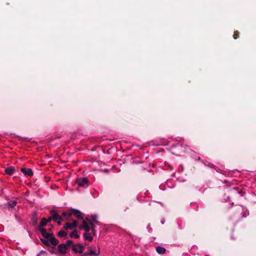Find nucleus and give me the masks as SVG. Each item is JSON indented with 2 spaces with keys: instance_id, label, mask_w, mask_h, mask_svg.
Returning a JSON list of instances; mask_svg holds the SVG:
<instances>
[{
  "instance_id": "16",
  "label": "nucleus",
  "mask_w": 256,
  "mask_h": 256,
  "mask_svg": "<svg viewBox=\"0 0 256 256\" xmlns=\"http://www.w3.org/2000/svg\"><path fill=\"white\" fill-rule=\"evenodd\" d=\"M84 238L86 240H88L90 242L92 241L93 239L92 236L87 232H86V233L84 234Z\"/></svg>"
},
{
  "instance_id": "9",
  "label": "nucleus",
  "mask_w": 256,
  "mask_h": 256,
  "mask_svg": "<svg viewBox=\"0 0 256 256\" xmlns=\"http://www.w3.org/2000/svg\"><path fill=\"white\" fill-rule=\"evenodd\" d=\"M72 215H74L76 218L79 219H82L83 216L82 213L78 210L76 209L72 210Z\"/></svg>"
},
{
  "instance_id": "6",
  "label": "nucleus",
  "mask_w": 256,
  "mask_h": 256,
  "mask_svg": "<svg viewBox=\"0 0 256 256\" xmlns=\"http://www.w3.org/2000/svg\"><path fill=\"white\" fill-rule=\"evenodd\" d=\"M80 228L84 229L87 232H88L90 230L89 223H88L85 220H83L82 224L80 226Z\"/></svg>"
},
{
  "instance_id": "11",
  "label": "nucleus",
  "mask_w": 256,
  "mask_h": 256,
  "mask_svg": "<svg viewBox=\"0 0 256 256\" xmlns=\"http://www.w3.org/2000/svg\"><path fill=\"white\" fill-rule=\"evenodd\" d=\"M86 220L90 224V226L93 234L94 235L96 233L95 227L96 224L94 222H92L90 219L86 218Z\"/></svg>"
},
{
  "instance_id": "7",
  "label": "nucleus",
  "mask_w": 256,
  "mask_h": 256,
  "mask_svg": "<svg viewBox=\"0 0 256 256\" xmlns=\"http://www.w3.org/2000/svg\"><path fill=\"white\" fill-rule=\"evenodd\" d=\"M17 202L16 200L10 201L4 204V208L10 210L16 205Z\"/></svg>"
},
{
  "instance_id": "4",
  "label": "nucleus",
  "mask_w": 256,
  "mask_h": 256,
  "mask_svg": "<svg viewBox=\"0 0 256 256\" xmlns=\"http://www.w3.org/2000/svg\"><path fill=\"white\" fill-rule=\"evenodd\" d=\"M20 171L24 176H33V172L30 168H22Z\"/></svg>"
},
{
  "instance_id": "12",
  "label": "nucleus",
  "mask_w": 256,
  "mask_h": 256,
  "mask_svg": "<svg viewBox=\"0 0 256 256\" xmlns=\"http://www.w3.org/2000/svg\"><path fill=\"white\" fill-rule=\"evenodd\" d=\"M50 244H51L52 246H56L58 244V240L52 236L49 237Z\"/></svg>"
},
{
  "instance_id": "28",
  "label": "nucleus",
  "mask_w": 256,
  "mask_h": 256,
  "mask_svg": "<svg viewBox=\"0 0 256 256\" xmlns=\"http://www.w3.org/2000/svg\"><path fill=\"white\" fill-rule=\"evenodd\" d=\"M62 220H58L56 222H58V225L60 226L61 224V221Z\"/></svg>"
},
{
  "instance_id": "27",
  "label": "nucleus",
  "mask_w": 256,
  "mask_h": 256,
  "mask_svg": "<svg viewBox=\"0 0 256 256\" xmlns=\"http://www.w3.org/2000/svg\"><path fill=\"white\" fill-rule=\"evenodd\" d=\"M52 220V216L48 218V219H46V221L47 222V223L50 222H51Z\"/></svg>"
},
{
  "instance_id": "26",
  "label": "nucleus",
  "mask_w": 256,
  "mask_h": 256,
  "mask_svg": "<svg viewBox=\"0 0 256 256\" xmlns=\"http://www.w3.org/2000/svg\"><path fill=\"white\" fill-rule=\"evenodd\" d=\"M238 32H234V39H236L238 38Z\"/></svg>"
},
{
  "instance_id": "1",
  "label": "nucleus",
  "mask_w": 256,
  "mask_h": 256,
  "mask_svg": "<svg viewBox=\"0 0 256 256\" xmlns=\"http://www.w3.org/2000/svg\"><path fill=\"white\" fill-rule=\"evenodd\" d=\"M76 183L80 188H86L89 186V182L87 177H79L76 180Z\"/></svg>"
},
{
  "instance_id": "31",
  "label": "nucleus",
  "mask_w": 256,
  "mask_h": 256,
  "mask_svg": "<svg viewBox=\"0 0 256 256\" xmlns=\"http://www.w3.org/2000/svg\"><path fill=\"white\" fill-rule=\"evenodd\" d=\"M42 252H44V251H43V250H42V251L40 252V253H42Z\"/></svg>"
},
{
  "instance_id": "2",
  "label": "nucleus",
  "mask_w": 256,
  "mask_h": 256,
  "mask_svg": "<svg viewBox=\"0 0 256 256\" xmlns=\"http://www.w3.org/2000/svg\"><path fill=\"white\" fill-rule=\"evenodd\" d=\"M77 226V222L76 220H72V223L66 222L64 226V228L66 230H72Z\"/></svg>"
},
{
  "instance_id": "5",
  "label": "nucleus",
  "mask_w": 256,
  "mask_h": 256,
  "mask_svg": "<svg viewBox=\"0 0 256 256\" xmlns=\"http://www.w3.org/2000/svg\"><path fill=\"white\" fill-rule=\"evenodd\" d=\"M84 246L82 244H78L76 246H73L72 248V250L75 252L78 253H82L83 252Z\"/></svg>"
},
{
  "instance_id": "13",
  "label": "nucleus",
  "mask_w": 256,
  "mask_h": 256,
  "mask_svg": "<svg viewBox=\"0 0 256 256\" xmlns=\"http://www.w3.org/2000/svg\"><path fill=\"white\" fill-rule=\"evenodd\" d=\"M14 171H15V168L13 166H10V167L6 168L4 170L6 174H8V175H12Z\"/></svg>"
},
{
  "instance_id": "20",
  "label": "nucleus",
  "mask_w": 256,
  "mask_h": 256,
  "mask_svg": "<svg viewBox=\"0 0 256 256\" xmlns=\"http://www.w3.org/2000/svg\"><path fill=\"white\" fill-rule=\"evenodd\" d=\"M58 234L60 237H64L67 236V233L64 230H61L58 232Z\"/></svg>"
},
{
  "instance_id": "32",
  "label": "nucleus",
  "mask_w": 256,
  "mask_h": 256,
  "mask_svg": "<svg viewBox=\"0 0 256 256\" xmlns=\"http://www.w3.org/2000/svg\"><path fill=\"white\" fill-rule=\"evenodd\" d=\"M40 256V254H38L37 256Z\"/></svg>"
},
{
  "instance_id": "24",
  "label": "nucleus",
  "mask_w": 256,
  "mask_h": 256,
  "mask_svg": "<svg viewBox=\"0 0 256 256\" xmlns=\"http://www.w3.org/2000/svg\"><path fill=\"white\" fill-rule=\"evenodd\" d=\"M233 190H234V192H235L238 193V194H240L242 195L243 194H244V192L242 190H238L236 188H233Z\"/></svg>"
},
{
  "instance_id": "17",
  "label": "nucleus",
  "mask_w": 256,
  "mask_h": 256,
  "mask_svg": "<svg viewBox=\"0 0 256 256\" xmlns=\"http://www.w3.org/2000/svg\"><path fill=\"white\" fill-rule=\"evenodd\" d=\"M62 215L66 218L68 219L72 216V210L69 212H63Z\"/></svg>"
},
{
  "instance_id": "19",
  "label": "nucleus",
  "mask_w": 256,
  "mask_h": 256,
  "mask_svg": "<svg viewBox=\"0 0 256 256\" xmlns=\"http://www.w3.org/2000/svg\"><path fill=\"white\" fill-rule=\"evenodd\" d=\"M70 236L71 238H78L80 237L79 235L78 234V232L76 230H74V231H72L70 234Z\"/></svg>"
},
{
  "instance_id": "30",
  "label": "nucleus",
  "mask_w": 256,
  "mask_h": 256,
  "mask_svg": "<svg viewBox=\"0 0 256 256\" xmlns=\"http://www.w3.org/2000/svg\"><path fill=\"white\" fill-rule=\"evenodd\" d=\"M50 228L49 230H51V228H52V226L50 225Z\"/></svg>"
},
{
  "instance_id": "8",
  "label": "nucleus",
  "mask_w": 256,
  "mask_h": 256,
  "mask_svg": "<svg viewBox=\"0 0 256 256\" xmlns=\"http://www.w3.org/2000/svg\"><path fill=\"white\" fill-rule=\"evenodd\" d=\"M66 245V244H64L58 245V252L61 254H65L66 252V250L68 248Z\"/></svg>"
},
{
  "instance_id": "14",
  "label": "nucleus",
  "mask_w": 256,
  "mask_h": 256,
  "mask_svg": "<svg viewBox=\"0 0 256 256\" xmlns=\"http://www.w3.org/2000/svg\"><path fill=\"white\" fill-rule=\"evenodd\" d=\"M47 224L48 223L46 221V218H42L41 222H40L38 229L44 228V226H46Z\"/></svg>"
},
{
  "instance_id": "21",
  "label": "nucleus",
  "mask_w": 256,
  "mask_h": 256,
  "mask_svg": "<svg viewBox=\"0 0 256 256\" xmlns=\"http://www.w3.org/2000/svg\"><path fill=\"white\" fill-rule=\"evenodd\" d=\"M65 244H66V246L68 248H69L71 246L73 248V246H74L73 244V242L71 240H68Z\"/></svg>"
},
{
  "instance_id": "18",
  "label": "nucleus",
  "mask_w": 256,
  "mask_h": 256,
  "mask_svg": "<svg viewBox=\"0 0 256 256\" xmlns=\"http://www.w3.org/2000/svg\"><path fill=\"white\" fill-rule=\"evenodd\" d=\"M98 216L96 214H93L91 216L92 222H94L96 224L98 225V222L97 220Z\"/></svg>"
},
{
  "instance_id": "29",
  "label": "nucleus",
  "mask_w": 256,
  "mask_h": 256,
  "mask_svg": "<svg viewBox=\"0 0 256 256\" xmlns=\"http://www.w3.org/2000/svg\"><path fill=\"white\" fill-rule=\"evenodd\" d=\"M246 216H247V214L246 213H244V214H242L243 217H246Z\"/></svg>"
},
{
  "instance_id": "3",
  "label": "nucleus",
  "mask_w": 256,
  "mask_h": 256,
  "mask_svg": "<svg viewBox=\"0 0 256 256\" xmlns=\"http://www.w3.org/2000/svg\"><path fill=\"white\" fill-rule=\"evenodd\" d=\"M50 214L54 221L56 222L58 220H63V218L59 216L55 210H50Z\"/></svg>"
},
{
  "instance_id": "10",
  "label": "nucleus",
  "mask_w": 256,
  "mask_h": 256,
  "mask_svg": "<svg viewBox=\"0 0 256 256\" xmlns=\"http://www.w3.org/2000/svg\"><path fill=\"white\" fill-rule=\"evenodd\" d=\"M38 230L40 232L42 236L46 238H48L49 237H50V236L53 235V234L48 232L44 228L38 229Z\"/></svg>"
},
{
  "instance_id": "15",
  "label": "nucleus",
  "mask_w": 256,
  "mask_h": 256,
  "mask_svg": "<svg viewBox=\"0 0 256 256\" xmlns=\"http://www.w3.org/2000/svg\"><path fill=\"white\" fill-rule=\"evenodd\" d=\"M166 248L162 247V246H158L156 248V252L159 254H164L166 252Z\"/></svg>"
},
{
  "instance_id": "25",
  "label": "nucleus",
  "mask_w": 256,
  "mask_h": 256,
  "mask_svg": "<svg viewBox=\"0 0 256 256\" xmlns=\"http://www.w3.org/2000/svg\"><path fill=\"white\" fill-rule=\"evenodd\" d=\"M99 254V252L98 253H95L94 251L92 250H90L89 252L88 253L89 255H92V254H95L96 256H98Z\"/></svg>"
},
{
  "instance_id": "23",
  "label": "nucleus",
  "mask_w": 256,
  "mask_h": 256,
  "mask_svg": "<svg viewBox=\"0 0 256 256\" xmlns=\"http://www.w3.org/2000/svg\"><path fill=\"white\" fill-rule=\"evenodd\" d=\"M37 224V218L36 216L32 218V226H36Z\"/></svg>"
},
{
  "instance_id": "22",
  "label": "nucleus",
  "mask_w": 256,
  "mask_h": 256,
  "mask_svg": "<svg viewBox=\"0 0 256 256\" xmlns=\"http://www.w3.org/2000/svg\"><path fill=\"white\" fill-rule=\"evenodd\" d=\"M40 240L46 246H50L49 240H46V239H40Z\"/></svg>"
}]
</instances>
